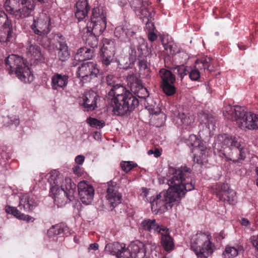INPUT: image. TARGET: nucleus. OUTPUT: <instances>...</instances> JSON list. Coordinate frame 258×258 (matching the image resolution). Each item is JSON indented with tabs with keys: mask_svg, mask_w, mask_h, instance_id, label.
Masks as SVG:
<instances>
[{
	"mask_svg": "<svg viewBox=\"0 0 258 258\" xmlns=\"http://www.w3.org/2000/svg\"><path fill=\"white\" fill-rule=\"evenodd\" d=\"M89 249L96 250L98 249V244L96 243L91 244L89 245Z\"/></svg>",
	"mask_w": 258,
	"mask_h": 258,
	"instance_id": "obj_63",
	"label": "nucleus"
},
{
	"mask_svg": "<svg viewBox=\"0 0 258 258\" xmlns=\"http://www.w3.org/2000/svg\"><path fill=\"white\" fill-rule=\"evenodd\" d=\"M25 47L27 57L32 63H38L43 60L40 47L32 39L28 40Z\"/></svg>",
	"mask_w": 258,
	"mask_h": 258,
	"instance_id": "obj_16",
	"label": "nucleus"
},
{
	"mask_svg": "<svg viewBox=\"0 0 258 258\" xmlns=\"http://www.w3.org/2000/svg\"><path fill=\"white\" fill-rule=\"evenodd\" d=\"M127 58V56L126 55L124 57H121L119 59L118 62V65H119L120 68L122 69L126 70V69H128L129 68H132V67L134 66V64H131L130 65L129 67H128L127 68L125 67L124 64H123L121 61V60L122 59H124V61L125 62L126 61V62H127L128 63V59Z\"/></svg>",
	"mask_w": 258,
	"mask_h": 258,
	"instance_id": "obj_53",
	"label": "nucleus"
},
{
	"mask_svg": "<svg viewBox=\"0 0 258 258\" xmlns=\"http://www.w3.org/2000/svg\"><path fill=\"white\" fill-rule=\"evenodd\" d=\"M131 6L135 13L137 14L138 12L144 6L143 0H132L131 2Z\"/></svg>",
	"mask_w": 258,
	"mask_h": 258,
	"instance_id": "obj_48",
	"label": "nucleus"
},
{
	"mask_svg": "<svg viewBox=\"0 0 258 258\" xmlns=\"http://www.w3.org/2000/svg\"><path fill=\"white\" fill-rule=\"evenodd\" d=\"M188 144L192 147V152H195L194 158L197 159L199 164H203L207 161L208 156L209 150L204 145L203 141L197 138L194 135L189 136L188 139Z\"/></svg>",
	"mask_w": 258,
	"mask_h": 258,
	"instance_id": "obj_11",
	"label": "nucleus"
},
{
	"mask_svg": "<svg viewBox=\"0 0 258 258\" xmlns=\"http://www.w3.org/2000/svg\"><path fill=\"white\" fill-rule=\"evenodd\" d=\"M114 56H100V60L103 66L108 67L114 61Z\"/></svg>",
	"mask_w": 258,
	"mask_h": 258,
	"instance_id": "obj_51",
	"label": "nucleus"
},
{
	"mask_svg": "<svg viewBox=\"0 0 258 258\" xmlns=\"http://www.w3.org/2000/svg\"><path fill=\"white\" fill-rule=\"evenodd\" d=\"M241 224L243 226H247L249 224V222L247 219H245V218H242L241 221Z\"/></svg>",
	"mask_w": 258,
	"mask_h": 258,
	"instance_id": "obj_64",
	"label": "nucleus"
},
{
	"mask_svg": "<svg viewBox=\"0 0 258 258\" xmlns=\"http://www.w3.org/2000/svg\"><path fill=\"white\" fill-rule=\"evenodd\" d=\"M189 69L188 67H184L183 66H180L177 68L175 70H176V73L177 74L179 77L182 80L183 77L187 75L188 74H189Z\"/></svg>",
	"mask_w": 258,
	"mask_h": 258,
	"instance_id": "obj_49",
	"label": "nucleus"
},
{
	"mask_svg": "<svg viewBox=\"0 0 258 258\" xmlns=\"http://www.w3.org/2000/svg\"><path fill=\"white\" fill-rule=\"evenodd\" d=\"M90 6L87 0H78L76 5L75 16L79 21L88 15Z\"/></svg>",
	"mask_w": 258,
	"mask_h": 258,
	"instance_id": "obj_26",
	"label": "nucleus"
},
{
	"mask_svg": "<svg viewBox=\"0 0 258 258\" xmlns=\"http://www.w3.org/2000/svg\"><path fill=\"white\" fill-rule=\"evenodd\" d=\"M156 195L153 190L148 189L145 187H142L141 189V192L140 193V196L145 201L149 202L151 204V201L153 199H154Z\"/></svg>",
	"mask_w": 258,
	"mask_h": 258,
	"instance_id": "obj_38",
	"label": "nucleus"
},
{
	"mask_svg": "<svg viewBox=\"0 0 258 258\" xmlns=\"http://www.w3.org/2000/svg\"><path fill=\"white\" fill-rule=\"evenodd\" d=\"M105 198L108 204L112 208H115L121 203L122 195L118 191V188L115 182L111 181L108 182Z\"/></svg>",
	"mask_w": 258,
	"mask_h": 258,
	"instance_id": "obj_17",
	"label": "nucleus"
},
{
	"mask_svg": "<svg viewBox=\"0 0 258 258\" xmlns=\"http://www.w3.org/2000/svg\"><path fill=\"white\" fill-rule=\"evenodd\" d=\"M125 24V34H126V38H130L136 34L139 30V28L137 26L131 25L127 22Z\"/></svg>",
	"mask_w": 258,
	"mask_h": 258,
	"instance_id": "obj_41",
	"label": "nucleus"
},
{
	"mask_svg": "<svg viewBox=\"0 0 258 258\" xmlns=\"http://www.w3.org/2000/svg\"><path fill=\"white\" fill-rule=\"evenodd\" d=\"M48 181L50 186V194L58 207H63L75 199L76 185L70 178H64L58 171L53 170L50 173Z\"/></svg>",
	"mask_w": 258,
	"mask_h": 258,
	"instance_id": "obj_3",
	"label": "nucleus"
},
{
	"mask_svg": "<svg viewBox=\"0 0 258 258\" xmlns=\"http://www.w3.org/2000/svg\"><path fill=\"white\" fill-rule=\"evenodd\" d=\"M106 80L107 84L110 86L111 88L113 85H115L114 84V77L111 75H108L106 77Z\"/></svg>",
	"mask_w": 258,
	"mask_h": 258,
	"instance_id": "obj_55",
	"label": "nucleus"
},
{
	"mask_svg": "<svg viewBox=\"0 0 258 258\" xmlns=\"http://www.w3.org/2000/svg\"><path fill=\"white\" fill-rule=\"evenodd\" d=\"M69 81L68 75L55 73L51 77V86L53 90L64 89L67 86Z\"/></svg>",
	"mask_w": 258,
	"mask_h": 258,
	"instance_id": "obj_25",
	"label": "nucleus"
},
{
	"mask_svg": "<svg viewBox=\"0 0 258 258\" xmlns=\"http://www.w3.org/2000/svg\"><path fill=\"white\" fill-rule=\"evenodd\" d=\"M87 38H86V43L92 48L96 47L98 45V35H95L93 34L87 33Z\"/></svg>",
	"mask_w": 258,
	"mask_h": 258,
	"instance_id": "obj_45",
	"label": "nucleus"
},
{
	"mask_svg": "<svg viewBox=\"0 0 258 258\" xmlns=\"http://www.w3.org/2000/svg\"><path fill=\"white\" fill-rule=\"evenodd\" d=\"M199 119L201 123L205 124L210 130H215V120L213 116L205 112L200 113Z\"/></svg>",
	"mask_w": 258,
	"mask_h": 258,
	"instance_id": "obj_32",
	"label": "nucleus"
},
{
	"mask_svg": "<svg viewBox=\"0 0 258 258\" xmlns=\"http://www.w3.org/2000/svg\"><path fill=\"white\" fill-rule=\"evenodd\" d=\"M161 79V86L163 92L167 96H172L176 92V88L174 84L175 76L169 70L161 69L159 71Z\"/></svg>",
	"mask_w": 258,
	"mask_h": 258,
	"instance_id": "obj_12",
	"label": "nucleus"
},
{
	"mask_svg": "<svg viewBox=\"0 0 258 258\" xmlns=\"http://www.w3.org/2000/svg\"><path fill=\"white\" fill-rule=\"evenodd\" d=\"M106 27V20H91L88 22L84 31L86 33L99 36L105 30Z\"/></svg>",
	"mask_w": 258,
	"mask_h": 258,
	"instance_id": "obj_22",
	"label": "nucleus"
},
{
	"mask_svg": "<svg viewBox=\"0 0 258 258\" xmlns=\"http://www.w3.org/2000/svg\"><path fill=\"white\" fill-rule=\"evenodd\" d=\"M97 95L93 91H89L85 93L80 104L83 105L88 111L94 110L96 107Z\"/></svg>",
	"mask_w": 258,
	"mask_h": 258,
	"instance_id": "obj_24",
	"label": "nucleus"
},
{
	"mask_svg": "<svg viewBox=\"0 0 258 258\" xmlns=\"http://www.w3.org/2000/svg\"><path fill=\"white\" fill-rule=\"evenodd\" d=\"M99 74V70L97 63L87 61L83 62L78 67L76 75L82 82L85 83L96 78Z\"/></svg>",
	"mask_w": 258,
	"mask_h": 258,
	"instance_id": "obj_10",
	"label": "nucleus"
},
{
	"mask_svg": "<svg viewBox=\"0 0 258 258\" xmlns=\"http://www.w3.org/2000/svg\"><path fill=\"white\" fill-rule=\"evenodd\" d=\"M93 136L96 140H99L101 139V134L98 132H95L93 134Z\"/></svg>",
	"mask_w": 258,
	"mask_h": 258,
	"instance_id": "obj_62",
	"label": "nucleus"
},
{
	"mask_svg": "<svg viewBox=\"0 0 258 258\" xmlns=\"http://www.w3.org/2000/svg\"><path fill=\"white\" fill-rule=\"evenodd\" d=\"M105 20L106 12L102 7L94 8L92 10V16L91 20Z\"/></svg>",
	"mask_w": 258,
	"mask_h": 258,
	"instance_id": "obj_35",
	"label": "nucleus"
},
{
	"mask_svg": "<svg viewBox=\"0 0 258 258\" xmlns=\"http://www.w3.org/2000/svg\"><path fill=\"white\" fill-rule=\"evenodd\" d=\"M143 247L144 243L139 241L132 242L127 248L125 244L116 242L107 244L105 251L117 258H142L143 251L140 249Z\"/></svg>",
	"mask_w": 258,
	"mask_h": 258,
	"instance_id": "obj_6",
	"label": "nucleus"
},
{
	"mask_svg": "<svg viewBox=\"0 0 258 258\" xmlns=\"http://www.w3.org/2000/svg\"><path fill=\"white\" fill-rule=\"evenodd\" d=\"M143 22L146 24V28L148 29V32L154 31L155 27L154 23L152 22L151 19L146 20Z\"/></svg>",
	"mask_w": 258,
	"mask_h": 258,
	"instance_id": "obj_52",
	"label": "nucleus"
},
{
	"mask_svg": "<svg viewBox=\"0 0 258 258\" xmlns=\"http://www.w3.org/2000/svg\"><path fill=\"white\" fill-rule=\"evenodd\" d=\"M74 173L78 176H81L84 172V170L81 167L75 166L73 168Z\"/></svg>",
	"mask_w": 258,
	"mask_h": 258,
	"instance_id": "obj_54",
	"label": "nucleus"
},
{
	"mask_svg": "<svg viewBox=\"0 0 258 258\" xmlns=\"http://www.w3.org/2000/svg\"><path fill=\"white\" fill-rule=\"evenodd\" d=\"M139 74L142 78H149L151 76L150 64L146 58H140L138 62Z\"/></svg>",
	"mask_w": 258,
	"mask_h": 258,
	"instance_id": "obj_30",
	"label": "nucleus"
},
{
	"mask_svg": "<svg viewBox=\"0 0 258 258\" xmlns=\"http://www.w3.org/2000/svg\"><path fill=\"white\" fill-rule=\"evenodd\" d=\"M149 155L154 154L155 157H158L161 155V153L158 149H155L154 150H150L148 151Z\"/></svg>",
	"mask_w": 258,
	"mask_h": 258,
	"instance_id": "obj_59",
	"label": "nucleus"
},
{
	"mask_svg": "<svg viewBox=\"0 0 258 258\" xmlns=\"http://www.w3.org/2000/svg\"><path fill=\"white\" fill-rule=\"evenodd\" d=\"M38 203L36 196L30 194H24L20 198L19 207L25 212H29L37 207Z\"/></svg>",
	"mask_w": 258,
	"mask_h": 258,
	"instance_id": "obj_21",
	"label": "nucleus"
},
{
	"mask_svg": "<svg viewBox=\"0 0 258 258\" xmlns=\"http://www.w3.org/2000/svg\"><path fill=\"white\" fill-rule=\"evenodd\" d=\"M0 41L7 42L10 41L12 38L13 28L11 20L9 19L7 14L0 10Z\"/></svg>",
	"mask_w": 258,
	"mask_h": 258,
	"instance_id": "obj_15",
	"label": "nucleus"
},
{
	"mask_svg": "<svg viewBox=\"0 0 258 258\" xmlns=\"http://www.w3.org/2000/svg\"><path fill=\"white\" fill-rule=\"evenodd\" d=\"M212 189L219 200L227 201L232 205L236 203V193L228 184L217 183L213 186Z\"/></svg>",
	"mask_w": 258,
	"mask_h": 258,
	"instance_id": "obj_13",
	"label": "nucleus"
},
{
	"mask_svg": "<svg viewBox=\"0 0 258 258\" xmlns=\"http://www.w3.org/2000/svg\"><path fill=\"white\" fill-rule=\"evenodd\" d=\"M127 84L130 86L131 90H135L140 84L141 81L138 79L136 74L132 73L129 74L126 78Z\"/></svg>",
	"mask_w": 258,
	"mask_h": 258,
	"instance_id": "obj_37",
	"label": "nucleus"
},
{
	"mask_svg": "<svg viewBox=\"0 0 258 258\" xmlns=\"http://www.w3.org/2000/svg\"><path fill=\"white\" fill-rule=\"evenodd\" d=\"M243 250L241 246L236 245L232 246L228 245L225 247L223 252V256L224 258H231L236 256L238 253Z\"/></svg>",
	"mask_w": 258,
	"mask_h": 258,
	"instance_id": "obj_34",
	"label": "nucleus"
},
{
	"mask_svg": "<svg viewBox=\"0 0 258 258\" xmlns=\"http://www.w3.org/2000/svg\"><path fill=\"white\" fill-rule=\"evenodd\" d=\"M56 37L59 38V40H57L59 45L58 48V58L59 60L65 61L70 56V52L69 51L68 46L64 38L61 35L59 34H57Z\"/></svg>",
	"mask_w": 258,
	"mask_h": 258,
	"instance_id": "obj_27",
	"label": "nucleus"
},
{
	"mask_svg": "<svg viewBox=\"0 0 258 258\" xmlns=\"http://www.w3.org/2000/svg\"><path fill=\"white\" fill-rule=\"evenodd\" d=\"M64 231L63 227L62 225H56L52 226L48 231L49 236L57 235L63 233Z\"/></svg>",
	"mask_w": 258,
	"mask_h": 258,
	"instance_id": "obj_44",
	"label": "nucleus"
},
{
	"mask_svg": "<svg viewBox=\"0 0 258 258\" xmlns=\"http://www.w3.org/2000/svg\"><path fill=\"white\" fill-rule=\"evenodd\" d=\"M174 121L183 129L190 128L195 121L194 114L190 112L186 111L183 112L175 113Z\"/></svg>",
	"mask_w": 258,
	"mask_h": 258,
	"instance_id": "obj_19",
	"label": "nucleus"
},
{
	"mask_svg": "<svg viewBox=\"0 0 258 258\" xmlns=\"http://www.w3.org/2000/svg\"><path fill=\"white\" fill-rule=\"evenodd\" d=\"M214 152L227 161L239 162L245 158V150L243 145L235 137L227 134L220 135L216 138Z\"/></svg>",
	"mask_w": 258,
	"mask_h": 258,
	"instance_id": "obj_4",
	"label": "nucleus"
},
{
	"mask_svg": "<svg viewBox=\"0 0 258 258\" xmlns=\"http://www.w3.org/2000/svg\"><path fill=\"white\" fill-rule=\"evenodd\" d=\"M141 227L144 231L155 234H160L166 227L160 225L154 219H146L142 221Z\"/></svg>",
	"mask_w": 258,
	"mask_h": 258,
	"instance_id": "obj_23",
	"label": "nucleus"
},
{
	"mask_svg": "<svg viewBox=\"0 0 258 258\" xmlns=\"http://www.w3.org/2000/svg\"><path fill=\"white\" fill-rule=\"evenodd\" d=\"M125 23L120 26L116 27L114 30L115 36L121 40H124L126 38V34H125Z\"/></svg>",
	"mask_w": 258,
	"mask_h": 258,
	"instance_id": "obj_40",
	"label": "nucleus"
},
{
	"mask_svg": "<svg viewBox=\"0 0 258 258\" xmlns=\"http://www.w3.org/2000/svg\"><path fill=\"white\" fill-rule=\"evenodd\" d=\"M115 47L114 42L105 39L103 40V45L100 49V56H114Z\"/></svg>",
	"mask_w": 258,
	"mask_h": 258,
	"instance_id": "obj_29",
	"label": "nucleus"
},
{
	"mask_svg": "<svg viewBox=\"0 0 258 258\" xmlns=\"http://www.w3.org/2000/svg\"><path fill=\"white\" fill-rule=\"evenodd\" d=\"M251 241L253 246L258 251V235L251 237Z\"/></svg>",
	"mask_w": 258,
	"mask_h": 258,
	"instance_id": "obj_58",
	"label": "nucleus"
},
{
	"mask_svg": "<svg viewBox=\"0 0 258 258\" xmlns=\"http://www.w3.org/2000/svg\"><path fill=\"white\" fill-rule=\"evenodd\" d=\"M75 162L78 165H82L85 161V157L83 155H78L75 158Z\"/></svg>",
	"mask_w": 258,
	"mask_h": 258,
	"instance_id": "obj_56",
	"label": "nucleus"
},
{
	"mask_svg": "<svg viewBox=\"0 0 258 258\" xmlns=\"http://www.w3.org/2000/svg\"><path fill=\"white\" fill-rule=\"evenodd\" d=\"M212 253H208L206 251H201V252L195 253L198 258H207L208 256Z\"/></svg>",
	"mask_w": 258,
	"mask_h": 258,
	"instance_id": "obj_57",
	"label": "nucleus"
},
{
	"mask_svg": "<svg viewBox=\"0 0 258 258\" xmlns=\"http://www.w3.org/2000/svg\"><path fill=\"white\" fill-rule=\"evenodd\" d=\"M87 123L92 127L101 128L105 125V122L94 118L89 117L87 119Z\"/></svg>",
	"mask_w": 258,
	"mask_h": 258,
	"instance_id": "obj_43",
	"label": "nucleus"
},
{
	"mask_svg": "<svg viewBox=\"0 0 258 258\" xmlns=\"http://www.w3.org/2000/svg\"><path fill=\"white\" fill-rule=\"evenodd\" d=\"M223 114L227 119L235 121L238 126L242 130L258 129V114L247 112L243 107L226 105Z\"/></svg>",
	"mask_w": 258,
	"mask_h": 258,
	"instance_id": "obj_5",
	"label": "nucleus"
},
{
	"mask_svg": "<svg viewBox=\"0 0 258 258\" xmlns=\"http://www.w3.org/2000/svg\"><path fill=\"white\" fill-rule=\"evenodd\" d=\"M93 56L94 52L92 49L82 47L78 50L75 55V58L80 61H84L91 59Z\"/></svg>",
	"mask_w": 258,
	"mask_h": 258,
	"instance_id": "obj_31",
	"label": "nucleus"
},
{
	"mask_svg": "<svg viewBox=\"0 0 258 258\" xmlns=\"http://www.w3.org/2000/svg\"><path fill=\"white\" fill-rule=\"evenodd\" d=\"M211 60V57H208L207 58H206V59H202V60H200V62L203 64V65L205 67H206L207 69H208L209 68V66L208 65V63Z\"/></svg>",
	"mask_w": 258,
	"mask_h": 258,
	"instance_id": "obj_61",
	"label": "nucleus"
},
{
	"mask_svg": "<svg viewBox=\"0 0 258 258\" xmlns=\"http://www.w3.org/2000/svg\"><path fill=\"white\" fill-rule=\"evenodd\" d=\"M161 235V244L165 251L170 252L173 250L174 243L173 239L170 235V230L167 227L164 229Z\"/></svg>",
	"mask_w": 258,
	"mask_h": 258,
	"instance_id": "obj_28",
	"label": "nucleus"
},
{
	"mask_svg": "<svg viewBox=\"0 0 258 258\" xmlns=\"http://www.w3.org/2000/svg\"><path fill=\"white\" fill-rule=\"evenodd\" d=\"M78 192L82 202L85 205L90 204L94 198V189L93 186L83 180L78 183Z\"/></svg>",
	"mask_w": 258,
	"mask_h": 258,
	"instance_id": "obj_18",
	"label": "nucleus"
},
{
	"mask_svg": "<svg viewBox=\"0 0 258 258\" xmlns=\"http://www.w3.org/2000/svg\"><path fill=\"white\" fill-rule=\"evenodd\" d=\"M127 59H128V62L124 61V59L121 60V62L124 64L125 67L127 68L130 66L131 64H134L137 59V52L136 48L133 45L130 47L128 50V55H126Z\"/></svg>",
	"mask_w": 258,
	"mask_h": 258,
	"instance_id": "obj_36",
	"label": "nucleus"
},
{
	"mask_svg": "<svg viewBox=\"0 0 258 258\" xmlns=\"http://www.w3.org/2000/svg\"><path fill=\"white\" fill-rule=\"evenodd\" d=\"M167 190L157 194L151 201V209L156 214L163 213L171 208L173 203L179 202L187 192L195 189V181L187 167L176 169L170 167L167 173Z\"/></svg>",
	"mask_w": 258,
	"mask_h": 258,
	"instance_id": "obj_1",
	"label": "nucleus"
},
{
	"mask_svg": "<svg viewBox=\"0 0 258 258\" xmlns=\"http://www.w3.org/2000/svg\"><path fill=\"white\" fill-rule=\"evenodd\" d=\"M148 37L149 40L151 42L154 41L157 39V36L154 31L149 32Z\"/></svg>",
	"mask_w": 258,
	"mask_h": 258,
	"instance_id": "obj_60",
	"label": "nucleus"
},
{
	"mask_svg": "<svg viewBox=\"0 0 258 258\" xmlns=\"http://www.w3.org/2000/svg\"><path fill=\"white\" fill-rule=\"evenodd\" d=\"M200 72L197 68L189 69V77L192 81H197L200 78Z\"/></svg>",
	"mask_w": 258,
	"mask_h": 258,
	"instance_id": "obj_50",
	"label": "nucleus"
},
{
	"mask_svg": "<svg viewBox=\"0 0 258 258\" xmlns=\"http://www.w3.org/2000/svg\"><path fill=\"white\" fill-rule=\"evenodd\" d=\"M5 6L15 19L20 20L31 15L35 3L34 0H6Z\"/></svg>",
	"mask_w": 258,
	"mask_h": 258,
	"instance_id": "obj_8",
	"label": "nucleus"
},
{
	"mask_svg": "<svg viewBox=\"0 0 258 258\" xmlns=\"http://www.w3.org/2000/svg\"><path fill=\"white\" fill-rule=\"evenodd\" d=\"M136 15L139 16L140 19H143V21L152 19V13L148 9L144 7V6L138 12Z\"/></svg>",
	"mask_w": 258,
	"mask_h": 258,
	"instance_id": "obj_42",
	"label": "nucleus"
},
{
	"mask_svg": "<svg viewBox=\"0 0 258 258\" xmlns=\"http://www.w3.org/2000/svg\"><path fill=\"white\" fill-rule=\"evenodd\" d=\"M5 64L9 73H15L22 82L28 83L33 81V75L27 66L26 60L21 56L16 54L10 55L5 59Z\"/></svg>",
	"mask_w": 258,
	"mask_h": 258,
	"instance_id": "obj_7",
	"label": "nucleus"
},
{
	"mask_svg": "<svg viewBox=\"0 0 258 258\" xmlns=\"http://www.w3.org/2000/svg\"><path fill=\"white\" fill-rule=\"evenodd\" d=\"M6 211L9 214L13 215L17 218L26 221L27 222L32 221L33 220V217L24 214H22L16 208L13 207H6Z\"/></svg>",
	"mask_w": 258,
	"mask_h": 258,
	"instance_id": "obj_33",
	"label": "nucleus"
},
{
	"mask_svg": "<svg viewBox=\"0 0 258 258\" xmlns=\"http://www.w3.org/2000/svg\"><path fill=\"white\" fill-rule=\"evenodd\" d=\"M190 246L195 253H200L201 251H206L208 253L213 252L209 236L202 232H198L191 236Z\"/></svg>",
	"mask_w": 258,
	"mask_h": 258,
	"instance_id": "obj_9",
	"label": "nucleus"
},
{
	"mask_svg": "<svg viewBox=\"0 0 258 258\" xmlns=\"http://www.w3.org/2000/svg\"><path fill=\"white\" fill-rule=\"evenodd\" d=\"M164 47L170 54L174 55L178 51L176 45L173 42L163 43Z\"/></svg>",
	"mask_w": 258,
	"mask_h": 258,
	"instance_id": "obj_46",
	"label": "nucleus"
},
{
	"mask_svg": "<svg viewBox=\"0 0 258 258\" xmlns=\"http://www.w3.org/2000/svg\"><path fill=\"white\" fill-rule=\"evenodd\" d=\"M140 250L143 251L142 258H167L161 253L159 246L152 241L144 243V247Z\"/></svg>",
	"mask_w": 258,
	"mask_h": 258,
	"instance_id": "obj_20",
	"label": "nucleus"
},
{
	"mask_svg": "<svg viewBox=\"0 0 258 258\" xmlns=\"http://www.w3.org/2000/svg\"><path fill=\"white\" fill-rule=\"evenodd\" d=\"M106 97L108 109L117 116L129 114L139 104L138 99L119 84L110 88Z\"/></svg>",
	"mask_w": 258,
	"mask_h": 258,
	"instance_id": "obj_2",
	"label": "nucleus"
},
{
	"mask_svg": "<svg viewBox=\"0 0 258 258\" xmlns=\"http://www.w3.org/2000/svg\"><path fill=\"white\" fill-rule=\"evenodd\" d=\"M137 164L132 161H122L120 163V166L123 171L127 173L132 168L136 167Z\"/></svg>",
	"mask_w": 258,
	"mask_h": 258,
	"instance_id": "obj_47",
	"label": "nucleus"
},
{
	"mask_svg": "<svg viewBox=\"0 0 258 258\" xmlns=\"http://www.w3.org/2000/svg\"><path fill=\"white\" fill-rule=\"evenodd\" d=\"M135 89V90H132V92L136 94L138 97L146 99L149 97V93L147 89L142 84Z\"/></svg>",
	"mask_w": 258,
	"mask_h": 258,
	"instance_id": "obj_39",
	"label": "nucleus"
},
{
	"mask_svg": "<svg viewBox=\"0 0 258 258\" xmlns=\"http://www.w3.org/2000/svg\"><path fill=\"white\" fill-rule=\"evenodd\" d=\"M50 19L46 14L42 13L39 17L34 19L31 29L35 34L39 36H44L50 31Z\"/></svg>",
	"mask_w": 258,
	"mask_h": 258,
	"instance_id": "obj_14",
	"label": "nucleus"
}]
</instances>
